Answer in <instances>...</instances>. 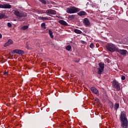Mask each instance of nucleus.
<instances>
[{"mask_svg": "<svg viewBox=\"0 0 128 128\" xmlns=\"http://www.w3.org/2000/svg\"><path fill=\"white\" fill-rule=\"evenodd\" d=\"M120 120H121V126L122 128H127L128 126V119H126V112H121Z\"/></svg>", "mask_w": 128, "mask_h": 128, "instance_id": "obj_1", "label": "nucleus"}, {"mask_svg": "<svg viewBox=\"0 0 128 128\" xmlns=\"http://www.w3.org/2000/svg\"><path fill=\"white\" fill-rule=\"evenodd\" d=\"M106 46L108 51L110 52H116L118 48L116 44L112 43L107 44Z\"/></svg>", "mask_w": 128, "mask_h": 128, "instance_id": "obj_2", "label": "nucleus"}, {"mask_svg": "<svg viewBox=\"0 0 128 128\" xmlns=\"http://www.w3.org/2000/svg\"><path fill=\"white\" fill-rule=\"evenodd\" d=\"M66 12L68 14H76L80 12V9L76 6H70L66 8Z\"/></svg>", "mask_w": 128, "mask_h": 128, "instance_id": "obj_3", "label": "nucleus"}, {"mask_svg": "<svg viewBox=\"0 0 128 128\" xmlns=\"http://www.w3.org/2000/svg\"><path fill=\"white\" fill-rule=\"evenodd\" d=\"M14 14L17 16V18H26L28 16V14L26 12H21L18 10H15L14 12Z\"/></svg>", "mask_w": 128, "mask_h": 128, "instance_id": "obj_4", "label": "nucleus"}, {"mask_svg": "<svg viewBox=\"0 0 128 128\" xmlns=\"http://www.w3.org/2000/svg\"><path fill=\"white\" fill-rule=\"evenodd\" d=\"M112 86L116 88V90H120V83H118L116 80H114L112 82Z\"/></svg>", "mask_w": 128, "mask_h": 128, "instance_id": "obj_5", "label": "nucleus"}, {"mask_svg": "<svg viewBox=\"0 0 128 128\" xmlns=\"http://www.w3.org/2000/svg\"><path fill=\"white\" fill-rule=\"evenodd\" d=\"M100 68H98V74H102V72H104V64L100 62L98 64Z\"/></svg>", "mask_w": 128, "mask_h": 128, "instance_id": "obj_6", "label": "nucleus"}, {"mask_svg": "<svg viewBox=\"0 0 128 128\" xmlns=\"http://www.w3.org/2000/svg\"><path fill=\"white\" fill-rule=\"evenodd\" d=\"M117 52H118L122 56H124L128 53V51L125 50H120L118 48H117L116 51Z\"/></svg>", "mask_w": 128, "mask_h": 128, "instance_id": "obj_7", "label": "nucleus"}, {"mask_svg": "<svg viewBox=\"0 0 128 128\" xmlns=\"http://www.w3.org/2000/svg\"><path fill=\"white\" fill-rule=\"evenodd\" d=\"M90 90L92 92L93 94H96V96H100V94H98V90L96 89V88L94 87H92L90 88Z\"/></svg>", "mask_w": 128, "mask_h": 128, "instance_id": "obj_8", "label": "nucleus"}, {"mask_svg": "<svg viewBox=\"0 0 128 128\" xmlns=\"http://www.w3.org/2000/svg\"><path fill=\"white\" fill-rule=\"evenodd\" d=\"M13 54H24V52L20 50H13Z\"/></svg>", "mask_w": 128, "mask_h": 128, "instance_id": "obj_9", "label": "nucleus"}, {"mask_svg": "<svg viewBox=\"0 0 128 128\" xmlns=\"http://www.w3.org/2000/svg\"><path fill=\"white\" fill-rule=\"evenodd\" d=\"M46 14H56V12L52 9H48L46 10Z\"/></svg>", "mask_w": 128, "mask_h": 128, "instance_id": "obj_10", "label": "nucleus"}, {"mask_svg": "<svg viewBox=\"0 0 128 128\" xmlns=\"http://www.w3.org/2000/svg\"><path fill=\"white\" fill-rule=\"evenodd\" d=\"M14 44V42L12 41V40H9L6 43H5V44H4V48H6V46H10V44Z\"/></svg>", "mask_w": 128, "mask_h": 128, "instance_id": "obj_11", "label": "nucleus"}, {"mask_svg": "<svg viewBox=\"0 0 128 128\" xmlns=\"http://www.w3.org/2000/svg\"><path fill=\"white\" fill-rule=\"evenodd\" d=\"M77 14H78V16H86L87 14L86 12L84 10H81Z\"/></svg>", "mask_w": 128, "mask_h": 128, "instance_id": "obj_12", "label": "nucleus"}, {"mask_svg": "<svg viewBox=\"0 0 128 128\" xmlns=\"http://www.w3.org/2000/svg\"><path fill=\"white\" fill-rule=\"evenodd\" d=\"M84 24H85V26H90V20H88V18H84Z\"/></svg>", "mask_w": 128, "mask_h": 128, "instance_id": "obj_13", "label": "nucleus"}, {"mask_svg": "<svg viewBox=\"0 0 128 128\" xmlns=\"http://www.w3.org/2000/svg\"><path fill=\"white\" fill-rule=\"evenodd\" d=\"M38 20H50V18L48 17L39 16L38 17Z\"/></svg>", "mask_w": 128, "mask_h": 128, "instance_id": "obj_14", "label": "nucleus"}, {"mask_svg": "<svg viewBox=\"0 0 128 128\" xmlns=\"http://www.w3.org/2000/svg\"><path fill=\"white\" fill-rule=\"evenodd\" d=\"M59 23L60 24H62V26H68V23L64 20H60Z\"/></svg>", "mask_w": 128, "mask_h": 128, "instance_id": "obj_15", "label": "nucleus"}, {"mask_svg": "<svg viewBox=\"0 0 128 128\" xmlns=\"http://www.w3.org/2000/svg\"><path fill=\"white\" fill-rule=\"evenodd\" d=\"M74 32L76 34H82V32L80 30H79L78 29H74Z\"/></svg>", "mask_w": 128, "mask_h": 128, "instance_id": "obj_16", "label": "nucleus"}, {"mask_svg": "<svg viewBox=\"0 0 128 128\" xmlns=\"http://www.w3.org/2000/svg\"><path fill=\"white\" fill-rule=\"evenodd\" d=\"M12 6L9 4H4V8H10Z\"/></svg>", "mask_w": 128, "mask_h": 128, "instance_id": "obj_17", "label": "nucleus"}, {"mask_svg": "<svg viewBox=\"0 0 128 128\" xmlns=\"http://www.w3.org/2000/svg\"><path fill=\"white\" fill-rule=\"evenodd\" d=\"M6 18V14L4 12H0V20H2V18Z\"/></svg>", "mask_w": 128, "mask_h": 128, "instance_id": "obj_18", "label": "nucleus"}, {"mask_svg": "<svg viewBox=\"0 0 128 128\" xmlns=\"http://www.w3.org/2000/svg\"><path fill=\"white\" fill-rule=\"evenodd\" d=\"M76 18V15H70L68 16V19L70 20H74Z\"/></svg>", "mask_w": 128, "mask_h": 128, "instance_id": "obj_19", "label": "nucleus"}, {"mask_svg": "<svg viewBox=\"0 0 128 128\" xmlns=\"http://www.w3.org/2000/svg\"><path fill=\"white\" fill-rule=\"evenodd\" d=\"M118 108H120V104L118 103L116 104L114 106V110H118Z\"/></svg>", "mask_w": 128, "mask_h": 128, "instance_id": "obj_20", "label": "nucleus"}, {"mask_svg": "<svg viewBox=\"0 0 128 128\" xmlns=\"http://www.w3.org/2000/svg\"><path fill=\"white\" fill-rule=\"evenodd\" d=\"M48 32H49V34L51 38H54V35H52V31L51 30H49Z\"/></svg>", "mask_w": 128, "mask_h": 128, "instance_id": "obj_21", "label": "nucleus"}, {"mask_svg": "<svg viewBox=\"0 0 128 128\" xmlns=\"http://www.w3.org/2000/svg\"><path fill=\"white\" fill-rule=\"evenodd\" d=\"M28 26H24L21 28V30H28Z\"/></svg>", "mask_w": 128, "mask_h": 128, "instance_id": "obj_22", "label": "nucleus"}, {"mask_svg": "<svg viewBox=\"0 0 128 128\" xmlns=\"http://www.w3.org/2000/svg\"><path fill=\"white\" fill-rule=\"evenodd\" d=\"M66 50L68 51L70 50H72V46H70V45H68L66 47Z\"/></svg>", "mask_w": 128, "mask_h": 128, "instance_id": "obj_23", "label": "nucleus"}, {"mask_svg": "<svg viewBox=\"0 0 128 128\" xmlns=\"http://www.w3.org/2000/svg\"><path fill=\"white\" fill-rule=\"evenodd\" d=\"M41 26L44 30H46V23H42L41 24Z\"/></svg>", "mask_w": 128, "mask_h": 128, "instance_id": "obj_24", "label": "nucleus"}, {"mask_svg": "<svg viewBox=\"0 0 128 128\" xmlns=\"http://www.w3.org/2000/svg\"><path fill=\"white\" fill-rule=\"evenodd\" d=\"M40 2H42L43 4H46V0H39Z\"/></svg>", "mask_w": 128, "mask_h": 128, "instance_id": "obj_25", "label": "nucleus"}, {"mask_svg": "<svg viewBox=\"0 0 128 128\" xmlns=\"http://www.w3.org/2000/svg\"><path fill=\"white\" fill-rule=\"evenodd\" d=\"M90 48H94V43H91L90 45Z\"/></svg>", "mask_w": 128, "mask_h": 128, "instance_id": "obj_26", "label": "nucleus"}, {"mask_svg": "<svg viewBox=\"0 0 128 128\" xmlns=\"http://www.w3.org/2000/svg\"><path fill=\"white\" fill-rule=\"evenodd\" d=\"M121 80H126V76H122L121 77Z\"/></svg>", "mask_w": 128, "mask_h": 128, "instance_id": "obj_27", "label": "nucleus"}, {"mask_svg": "<svg viewBox=\"0 0 128 128\" xmlns=\"http://www.w3.org/2000/svg\"><path fill=\"white\" fill-rule=\"evenodd\" d=\"M40 14H46V12L44 10H41L40 11Z\"/></svg>", "mask_w": 128, "mask_h": 128, "instance_id": "obj_28", "label": "nucleus"}, {"mask_svg": "<svg viewBox=\"0 0 128 128\" xmlns=\"http://www.w3.org/2000/svg\"><path fill=\"white\" fill-rule=\"evenodd\" d=\"M8 28H12V24H10V22H8Z\"/></svg>", "mask_w": 128, "mask_h": 128, "instance_id": "obj_29", "label": "nucleus"}, {"mask_svg": "<svg viewBox=\"0 0 128 128\" xmlns=\"http://www.w3.org/2000/svg\"><path fill=\"white\" fill-rule=\"evenodd\" d=\"M0 8H4V5L0 4Z\"/></svg>", "mask_w": 128, "mask_h": 128, "instance_id": "obj_30", "label": "nucleus"}, {"mask_svg": "<svg viewBox=\"0 0 128 128\" xmlns=\"http://www.w3.org/2000/svg\"><path fill=\"white\" fill-rule=\"evenodd\" d=\"M2 38V35L1 34H0V38Z\"/></svg>", "mask_w": 128, "mask_h": 128, "instance_id": "obj_31", "label": "nucleus"}, {"mask_svg": "<svg viewBox=\"0 0 128 128\" xmlns=\"http://www.w3.org/2000/svg\"><path fill=\"white\" fill-rule=\"evenodd\" d=\"M4 74H8V72H4Z\"/></svg>", "mask_w": 128, "mask_h": 128, "instance_id": "obj_32", "label": "nucleus"}, {"mask_svg": "<svg viewBox=\"0 0 128 128\" xmlns=\"http://www.w3.org/2000/svg\"><path fill=\"white\" fill-rule=\"evenodd\" d=\"M97 100H98V98H97Z\"/></svg>", "mask_w": 128, "mask_h": 128, "instance_id": "obj_33", "label": "nucleus"}]
</instances>
